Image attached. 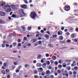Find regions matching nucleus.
<instances>
[{"label":"nucleus","instance_id":"f704fd0d","mask_svg":"<svg viewBox=\"0 0 78 78\" xmlns=\"http://www.w3.org/2000/svg\"><path fill=\"white\" fill-rule=\"evenodd\" d=\"M19 71H20L19 69H16V73H19Z\"/></svg>","mask_w":78,"mask_h":78},{"label":"nucleus","instance_id":"2f4dec72","mask_svg":"<svg viewBox=\"0 0 78 78\" xmlns=\"http://www.w3.org/2000/svg\"><path fill=\"white\" fill-rule=\"evenodd\" d=\"M71 61L70 60H66L65 61V62H71Z\"/></svg>","mask_w":78,"mask_h":78},{"label":"nucleus","instance_id":"39448f33","mask_svg":"<svg viewBox=\"0 0 78 78\" xmlns=\"http://www.w3.org/2000/svg\"><path fill=\"white\" fill-rule=\"evenodd\" d=\"M3 3V2L2 1H1L0 6L1 7L3 6H5V5H6V2H4V3Z\"/></svg>","mask_w":78,"mask_h":78},{"label":"nucleus","instance_id":"4c0bfd02","mask_svg":"<svg viewBox=\"0 0 78 78\" xmlns=\"http://www.w3.org/2000/svg\"><path fill=\"white\" fill-rule=\"evenodd\" d=\"M21 43H19L17 46H18V47H21Z\"/></svg>","mask_w":78,"mask_h":78},{"label":"nucleus","instance_id":"c03bdc74","mask_svg":"<svg viewBox=\"0 0 78 78\" xmlns=\"http://www.w3.org/2000/svg\"><path fill=\"white\" fill-rule=\"evenodd\" d=\"M34 72L35 74H36L37 73V71H36V70H35V71H34Z\"/></svg>","mask_w":78,"mask_h":78},{"label":"nucleus","instance_id":"338daca9","mask_svg":"<svg viewBox=\"0 0 78 78\" xmlns=\"http://www.w3.org/2000/svg\"><path fill=\"white\" fill-rule=\"evenodd\" d=\"M49 69H51V66H50L49 67Z\"/></svg>","mask_w":78,"mask_h":78},{"label":"nucleus","instance_id":"37998d69","mask_svg":"<svg viewBox=\"0 0 78 78\" xmlns=\"http://www.w3.org/2000/svg\"><path fill=\"white\" fill-rule=\"evenodd\" d=\"M39 69L40 70H41V71H43V69H42V68H39Z\"/></svg>","mask_w":78,"mask_h":78},{"label":"nucleus","instance_id":"c85d7f7f","mask_svg":"<svg viewBox=\"0 0 78 78\" xmlns=\"http://www.w3.org/2000/svg\"><path fill=\"white\" fill-rule=\"evenodd\" d=\"M49 47H53V45H52L51 44H48Z\"/></svg>","mask_w":78,"mask_h":78},{"label":"nucleus","instance_id":"09e8293b","mask_svg":"<svg viewBox=\"0 0 78 78\" xmlns=\"http://www.w3.org/2000/svg\"><path fill=\"white\" fill-rule=\"evenodd\" d=\"M13 52L14 53H17V51H13Z\"/></svg>","mask_w":78,"mask_h":78},{"label":"nucleus","instance_id":"9d476101","mask_svg":"<svg viewBox=\"0 0 78 78\" xmlns=\"http://www.w3.org/2000/svg\"><path fill=\"white\" fill-rule=\"evenodd\" d=\"M42 57V55L41 54H38L37 55V59H40L41 58V57Z\"/></svg>","mask_w":78,"mask_h":78},{"label":"nucleus","instance_id":"3c124183","mask_svg":"<svg viewBox=\"0 0 78 78\" xmlns=\"http://www.w3.org/2000/svg\"><path fill=\"white\" fill-rule=\"evenodd\" d=\"M38 42L39 43V44L40 45L41 44L42 42L41 41H38Z\"/></svg>","mask_w":78,"mask_h":78},{"label":"nucleus","instance_id":"473e14b6","mask_svg":"<svg viewBox=\"0 0 78 78\" xmlns=\"http://www.w3.org/2000/svg\"><path fill=\"white\" fill-rule=\"evenodd\" d=\"M55 65H56V66H58V62H55Z\"/></svg>","mask_w":78,"mask_h":78},{"label":"nucleus","instance_id":"a211bd4d","mask_svg":"<svg viewBox=\"0 0 78 78\" xmlns=\"http://www.w3.org/2000/svg\"><path fill=\"white\" fill-rule=\"evenodd\" d=\"M37 67H41V64L39 63L37 64Z\"/></svg>","mask_w":78,"mask_h":78},{"label":"nucleus","instance_id":"72a5a7b5","mask_svg":"<svg viewBox=\"0 0 78 78\" xmlns=\"http://www.w3.org/2000/svg\"><path fill=\"white\" fill-rule=\"evenodd\" d=\"M69 75H72V71H69Z\"/></svg>","mask_w":78,"mask_h":78},{"label":"nucleus","instance_id":"a18cd8bd","mask_svg":"<svg viewBox=\"0 0 78 78\" xmlns=\"http://www.w3.org/2000/svg\"><path fill=\"white\" fill-rule=\"evenodd\" d=\"M6 63H4V67H6Z\"/></svg>","mask_w":78,"mask_h":78},{"label":"nucleus","instance_id":"49530a36","mask_svg":"<svg viewBox=\"0 0 78 78\" xmlns=\"http://www.w3.org/2000/svg\"><path fill=\"white\" fill-rule=\"evenodd\" d=\"M43 59V62H45V61H46V59L45 58H43L42 59Z\"/></svg>","mask_w":78,"mask_h":78},{"label":"nucleus","instance_id":"6ab92c4d","mask_svg":"<svg viewBox=\"0 0 78 78\" xmlns=\"http://www.w3.org/2000/svg\"><path fill=\"white\" fill-rule=\"evenodd\" d=\"M63 37L62 36L59 37L58 39L60 40L61 41H62V40H63Z\"/></svg>","mask_w":78,"mask_h":78},{"label":"nucleus","instance_id":"9b49d317","mask_svg":"<svg viewBox=\"0 0 78 78\" xmlns=\"http://www.w3.org/2000/svg\"><path fill=\"white\" fill-rule=\"evenodd\" d=\"M46 75H50L51 74V73L50 71H49V70H48L46 72Z\"/></svg>","mask_w":78,"mask_h":78},{"label":"nucleus","instance_id":"a878e982","mask_svg":"<svg viewBox=\"0 0 78 78\" xmlns=\"http://www.w3.org/2000/svg\"><path fill=\"white\" fill-rule=\"evenodd\" d=\"M23 1L26 4H28V1L27 0H23Z\"/></svg>","mask_w":78,"mask_h":78},{"label":"nucleus","instance_id":"a19ab883","mask_svg":"<svg viewBox=\"0 0 78 78\" xmlns=\"http://www.w3.org/2000/svg\"><path fill=\"white\" fill-rule=\"evenodd\" d=\"M2 73H3V74L4 75H5V72L4 71H2Z\"/></svg>","mask_w":78,"mask_h":78},{"label":"nucleus","instance_id":"79ce46f5","mask_svg":"<svg viewBox=\"0 0 78 78\" xmlns=\"http://www.w3.org/2000/svg\"><path fill=\"white\" fill-rule=\"evenodd\" d=\"M67 42H68V43H70V42H71V40H67Z\"/></svg>","mask_w":78,"mask_h":78},{"label":"nucleus","instance_id":"8fccbe9b","mask_svg":"<svg viewBox=\"0 0 78 78\" xmlns=\"http://www.w3.org/2000/svg\"><path fill=\"white\" fill-rule=\"evenodd\" d=\"M53 37L54 38H55V37H57V35H53Z\"/></svg>","mask_w":78,"mask_h":78},{"label":"nucleus","instance_id":"ea45409f","mask_svg":"<svg viewBox=\"0 0 78 78\" xmlns=\"http://www.w3.org/2000/svg\"><path fill=\"white\" fill-rule=\"evenodd\" d=\"M51 78H54V76L53 75H51L50 76Z\"/></svg>","mask_w":78,"mask_h":78},{"label":"nucleus","instance_id":"aec40b11","mask_svg":"<svg viewBox=\"0 0 78 78\" xmlns=\"http://www.w3.org/2000/svg\"><path fill=\"white\" fill-rule=\"evenodd\" d=\"M59 42L61 44H64V43H65L66 42V41H59Z\"/></svg>","mask_w":78,"mask_h":78},{"label":"nucleus","instance_id":"0e129e2a","mask_svg":"<svg viewBox=\"0 0 78 78\" xmlns=\"http://www.w3.org/2000/svg\"><path fill=\"white\" fill-rule=\"evenodd\" d=\"M75 42H77L78 41V39H76L74 40Z\"/></svg>","mask_w":78,"mask_h":78},{"label":"nucleus","instance_id":"0eeeda50","mask_svg":"<svg viewBox=\"0 0 78 78\" xmlns=\"http://www.w3.org/2000/svg\"><path fill=\"white\" fill-rule=\"evenodd\" d=\"M0 16H5V13L0 12Z\"/></svg>","mask_w":78,"mask_h":78},{"label":"nucleus","instance_id":"e2e57ef3","mask_svg":"<svg viewBox=\"0 0 78 78\" xmlns=\"http://www.w3.org/2000/svg\"><path fill=\"white\" fill-rule=\"evenodd\" d=\"M21 67H22V66H19L18 67V69H21Z\"/></svg>","mask_w":78,"mask_h":78},{"label":"nucleus","instance_id":"de8ad7c7","mask_svg":"<svg viewBox=\"0 0 78 78\" xmlns=\"http://www.w3.org/2000/svg\"><path fill=\"white\" fill-rule=\"evenodd\" d=\"M75 70H77L78 69V67L77 66H75L74 67Z\"/></svg>","mask_w":78,"mask_h":78},{"label":"nucleus","instance_id":"13d9d810","mask_svg":"<svg viewBox=\"0 0 78 78\" xmlns=\"http://www.w3.org/2000/svg\"><path fill=\"white\" fill-rule=\"evenodd\" d=\"M64 31L65 32H67V31H68V30H67V29H66Z\"/></svg>","mask_w":78,"mask_h":78},{"label":"nucleus","instance_id":"4d7b16f0","mask_svg":"<svg viewBox=\"0 0 78 78\" xmlns=\"http://www.w3.org/2000/svg\"><path fill=\"white\" fill-rule=\"evenodd\" d=\"M9 47H10V48H12V45H10L9 46Z\"/></svg>","mask_w":78,"mask_h":78},{"label":"nucleus","instance_id":"680f3d73","mask_svg":"<svg viewBox=\"0 0 78 78\" xmlns=\"http://www.w3.org/2000/svg\"><path fill=\"white\" fill-rule=\"evenodd\" d=\"M7 78H10V75H8L7 76Z\"/></svg>","mask_w":78,"mask_h":78},{"label":"nucleus","instance_id":"dca6fc26","mask_svg":"<svg viewBox=\"0 0 78 78\" xmlns=\"http://www.w3.org/2000/svg\"><path fill=\"white\" fill-rule=\"evenodd\" d=\"M41 75L42 76H44L45 75V72L44 71L42 72L41 73Z\"/></svg>","mask_w":78,"mask_h":78},{"label":"nucleus","instance_id":"603ef678","mask_svg":"<svg viewBox=\"0 0 78 78\" xmlns=\"http://www.w3.org/2000/svg\"><path fill=\"white\" fill-rule=\"evenodd\" d=\"M65 76L66 77H68V73H66V75H65Z\"/></svg>","mask_w":78,"mask_h":78},{"label":"nucleus","instance_id":"5701e85b","mask_svg":"<svg viewBox=\"0 0 78 78\" xmlns=\"http://www.w3.org/2000/svg\"><path fill=\"white\" fill-rule=\"evenodd\" d=\"M31 41L32 42V41H33L34 42H36V39H32L31 40Z\"/></svg>","mask_w":78,"mask_h":78},{"label":"nucleus","instance_id":"4468645a","mask_svg":"<svg viewBox=\"0 0 78 78\" xmlns=\"http://www.w3.org/2000/svg\"><path fill=\"white\" fill-rule=\"evenodd\" d=\"M62 66L63 67H64V68L66 67L67 64H66V63H63L62 65Z\"/></svg>","mask_w":78,"mask_h":78},{"label":"nucleus","instance_id":"412c9836","mask_svg":"<svg viewBox=\"0 0 78 78\" xmlns=\"http://www.w3.org/2000/svg\"><path fill=\"white\" fill-rule=\"evenodd\" d=\"M58 68L59 69H60L62 68V65H59L58 66Z\"/></svg>","mask_w":78,"mask_h":78},{"label":"nucleus","instance_id":"e433bc0d","mask_svg":"<svg viewBox=\"0 0 78 78\" xmlns=\"http://www.w3.org/2000/svg\"><path fill=\"white\" fill-rule=\"evenodd\" d=\"M2 48H4L5 47V44H2Z\"/></svg>","mask_w":78,"mask_h":78},{"label":"nucleus","instance_id":"f8f14e48","mask_svg":"<svg viewBox=\"0 0 78 78\" xmlns=\"http://www.w3.org/2000/svg\"><path fill=\"white\" fill-rule=\"evenodd\" d=\"M51 59L52 60H55L56 59V57L55 55H53Z\"/></svg>","mask_w":78,"mask_h":78},{"label":"nucleus","instance_id":"774afa93","mask_svg":"<svg viewBox=\"0 0 78 78\" xmlns=\"http://www.w3.org/2000/svg\"><path fill=\"white\" fill-rule=\"evenodd\" d=\"M76 31H77V32H78V28H76Z\"/></svg>","mask_w":78,"mask_h":78},{"label":"nucleus","instance_id":"393cba45","mask_svg":"<svg viewBox=\"0 0 78 78\" xmlns=\"http://www.w3.org/2000/svg\"><path fill=\"white\" fill-rule=\"evenodd\" d=\"M57 73H58V74H60L61 73V70L59 69L57 71Z\"/></svg>","mask_w":78,"mask_h":78},{"label":"nucleus","instance_id":"7c9ffc66","mask_svg":"<svg viewBox=\"0 0 78 78\" xmlns=\"http://www.w3.org/2000/svg\"><path fill=\"white\" fill-rule=\"evenodd\" d=\"M27 30H29V31H30V30H31V27H29L27 28Z\"/></svg>","mask_w":78,"mask_h":78},{"label":"nucleus","instance_id":"f03ea898","mask_svg":"<svg viewBox=\"0 0 78 78\" xmlns=\"http://www.w3.org/2000/svg\"><path fill=\"white\" fill-rule=\"evenodd\" d=\"M15 7V5H11L10 6L8 5H7L4 7V8L5 9H6L7 8H11L12 9H14Z\"/></svg>","mask_w":78,"mask_h":78},{"label":"nucleus","instance_id":"bf43d9fd","mask_svg":"<svg viewBox=\"0 0 78 78\" xmlns=\"http://www.w3.org/2000/svg\"><path fill=\"white\" fill-rule=\"evenodd\" d=\"M73 75H76V73L75 72H74L73 73Z\"/></svg>","mask_w":78,"mask_h":78},{"label":"nucleus","instance_id":"864d4df0","mask_svg":"<svg viewBox=\"0 0 78 78\" xmlns=\"http://www.w3.org/2000/svg\"><path fill=\"white\" fill-rule=\"evenodd\" d=\"M14 64L15 65V66H16V65H17V62H14Z\"/></svg>","mask_w":78,"mask_h":78},{"label":"nucleus","instance_id":"423d86ee","mask_svg":"<svg viewBox=\"0 0 78 78\" xmlns=\"http://www.w3.org/2000/svg\"><path fill=\"white\" fill-rule=\"evenodd\" d=\"M24 67L27 69H30V65L28 64H26L24 65Z\"/></svg>","mask_w":78,"mask_h":78},{"label":"nucleus","instance_id":"58836bf2","mask_svg":"<svg viewBox=\"0 0 78 78\" xmlns=\"http://www.w3.org/2000/svg\"><path fill=\"white\" fill-rule=\"evenodd\" d=\"M53 71H54V68H53L51 70V73H53Z\"/></svg>","mask_w":78,"mask_h":78},{"label":"nucleus","instance_id":"20e7f679","mask_svg":"<svg viewBox=\"0 0 78 78\" xmlns=\"http://www.w3.org/2000/svg\"><path fill=\"white\" fill-rule=\"evenodd\" d=\"M65 8L66 9H65V11H69L70 10V6L66 5L65 7Z\"/></svg>","mask_w":78,"mask_h":78},{"label":"nucleus","instance_id":"cd10ccee","mask_svg":"<svg viewBox=\"0 0 78 78\" xmlns=\"http://www.w3.org/2000/svg\"><path fill=\"white\" fill-rule=\"evenodd\" d=\"M0 23L1 24H3V20H0Z\"/></svg>","mask_w":78,"mask_h":78},{"label":"nucleus","instance_id":"5fc2aeb1","mask_svg":"<svg viewBox=\"0 0 78 78\" xmlns=\"http://www.w3.org/2000/svg\"><path fill=\"white\" fill-rule=\"evenodd\" d=\"M27 46H28V47H30L31 46V44H29L27 45Z\"/></svg>","mask_w":78,"mask_h":78},{"label":"nucleus","instance_id":"4be33fe9","mask_svg":"<svg viewBox=\"0 0 78 78\" xmlns=\"http://www.w3.org/2000/svg\"><path fill=\"white\" fill-rule=\"evenodd\" d=\"M50 63V62L48 61H47L46 62V64H48V65H49Z\"/></svg>","mask_w":78,"mask_h":78},{"label":"nucleus","instance_id":"2eb2a0df","mask_svg":"<svg viewBox=\"0 0 78 78\" xmlns=\"http://www.w3.org/2000/svg\"><path fill=\"white\" fill-rule=\"evenodd\" d=\"M66 69H67V70H70V69H71V68L70 66H67L66 68Z\"/></svg>","mask_w":78,"mask_h":78},{"label":"nucleus","instance_id":"f3484780","mask_svg":"<svg viewBox=\"0 0 78 78\" xmlns=\"http://www.w3.org/2000/svg\"><path fill=\"white\" fill-rule=\"evenodd\" d=\"M12 45H13L14 47H15L16 46V45H17V43L14 42L12 43Z\"/></svg>","mask_w":78,"mask_h":78},{"label":"nucleus","instance_id":"7ed1b4c3","mask_svg":"<svg viewBox=\"0 0 78 78\" xmlns=\"http://www.w3.org/2000/svg\"><path fill=\"white\" fill-rule=\"evenodd\" d=\"M37 16V14L35 12H32L30 14V17L33 19L35 18Z\"/></svg>","mask_w":78,"mask_h":78},{"label":"nucleus","instance_id":"6e6d98bb","mask_svg":"<svg viewBox=\"0 0 78 78\" xmlns=\"http://www.w3.org/2000/svg\"><path fill=\"white\" fill-rule=\"evenodd\" d=\"M36 62L37 61L35 60H34L33 61V63L34 64H35V63H36Z\"/></svg>","mask_w":78,"mask_h":78},{"label":"nucleus","instance_id":"69168bd1","mask_svg":"<svg viewBox=\"0 0 78 78\" xmlns=\"http://www.w3.org/2000/svg\"><path fill=\"white\" fill-rule=\"evenodd\" d=\"M34 78H39V77L37 76H35Z\"/></svg>","mask_w":78,"mask_h":78},{"label":"nucleus","instance_id":"b1692460","mask_svg":"<svg viewBox=\"0 0 78 78\" xmlns=\"http://www.w3.org/2000/svg\"><path fill=\"white\" fill-rule=\"evenodd\" d=\"M45 37H46V38H47V39H49V36L48 35H46L45 36Z\"/></svg>","mask_w":78,"mask_h":78},{"label":"nucleus","instance_id":"c756f323","mask_svg":"<svg viewBox=\"0 0 78 78\" xmlns=\"http://www.w3.org/2000/svg\"><path fill=\"white\" fill-rule=\"evenodd\" d=\"M12 17H13L14 18L16 17V15H14V14H13L12 16H11Z\"/></svg>","mask_w":78,"mask_h":78},{"label":"nucleus","instance_id":"052dcab7","mask_svg":"<svg viewBox=\"0 0 78 78\" xmlns=\"http://www.w3.org/2000/svg\"><path fill=\"white\" fill-rule=\"evenodd\" d=\"M15 66H12V68L13 69H15Z\"/></svg>","mask_w":78,"mask_h":78},{"label":"nucleus","instance_id":"ddd939ff","mask_svg":"<svg viewBox=\"0 0 78 78\" xmlns=\"http://www.w3.org/2000/svg\"><path fill=\"white\" fill-rule=\"evenodd\" d=\"M12 11L11 9L10 8H9L6 10V12H10V11Z\"/></svg>","mask_w":78,"mask_h":78},{"label":"nucleus","instance_id":"bb28decb","mask_svg":"<svg viewBox=\"0 0 78 78\" xmlns=\"http://www.w3.org/2000/svg\"><path fill=\"white\" fill-rule=\"evenodd\" d=\"M71 37L72 38H74L75 37V35L73 34L71 35Z\"/></svg>","mask_w":78,"mask_h":78},{"label":"nucleus","instance_id":"1a4fd4ad","mask_svg":"<svg viewBox=\"0 0 78 78\" xmlns=\"http://www.w3.org/2000/svg\"><path fill=\"white\" fill-rule=\"evenodd\" d=\"M21 8H23V9H26V8H27V5H22L21 6Z\"/></svg>","mask_w":78,"mask_h":78},{"label":"nucleus","instance_id":"c9c22d12","mask_svg":"<svg viewBox=\"0 0 78 78\" xmlns=\"http://www.w3.org/2000/svg\"><path fill=\"white\" fill-rule=\"evenodd\" d=\"M45 56L46 57H48L50 56V55H49V54L47 53L45 54Z\"/></svg>","mask_w":78,"mask_h":78},{"label":"nucleus","instance_id":"6e6552de","mask_svg":"<svg viewBox=\"0 0 78 78\" xmlns=\"http://www.w3.org/2000/svg\"><path fill=\"white\" fill-rule=\"evenodd\" d=\"M58 34L59 35H62V32L61 30H59L58 33Z\"/></svg>","mask_w":78,"mask_h":78},{"label":"nucleus","instance_id":"f257e3e1","mask_svg":"<svg viewBox=\"0 0 78 78\" xmlns=\"http://www.w3.org/2000/svg\"><path fill=\"white\" fill-rule=\"evenodd\" d=\"M19 13L17 15L18 17H23V15L25 14V13L23 12V9H22L19 11Z\"/></svg>","mask_w":78,"mask_h":78}]
</instances>
